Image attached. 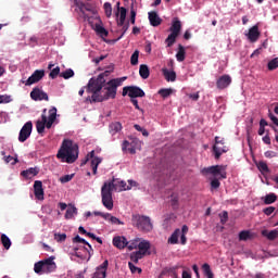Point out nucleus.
Returning <instances> with one entry per match:
<instances>
[{"label": "nucleus", "instance_id": "nucleus-1", "mask_svg": "<svg viewBox=\"0 0 278 278\" xmlns=\"http://www.w3.org/2000/svg\"><path fill=\"white\" fill-rule=\"evenodd\" d=\"M129 186L127 182L123 180L115 181H106L103 184L101 188V197H102V204L106 210H114V200L112 199V192L114 190H118V192H123V190H131L132 186H136V181L128 180Z\"/></svg>", "mask_w": 278, "mask_h": 278}, {"label": "nucleus", "instance_id": "nucleus-2", "mask_svg": "<svg viewBox=\"0 0 278 278\" xmlns=\"http://www.w3.org/2000/svg\"><path fill=\"white\" fill-rule=\"evenodd\" d=\"M56 157L67 164H74L79 157V146L74 143L73 140L64 139Z\"/></svg>", "mask_w": 278, "mask_h": 278}, {"label": "nucleus", "instance_id": "nucleus-3", "mask_svg": "<svg viewBox=\"0 0 278 278\" xmlns=\"http://www.w3.org/2000/svg\"><path fill=\"white\" fill-rule=\"evenodd\" d=\"M119 251H123V249H128V251H134V249H138V251H135L130 253V262L132 264H138L144 255H151L152 253H155V250H151V244H138V245H127V244H115Z\"/></svg>", "mask_w": 278, "mask_h": 278}, {"label": "nucleus", "instance_id": "nucleus-4", "mask_svg": "<svg viewBox=\"0 0 278 278\" xmlns=\"http://www.w3.org/2000/svg\"><path fill=\"white\" fill-rule=\"evenodd\" d=\"M47 117V109H43L41 114V121L38 119L36 122V129L37 134H45V127L47 129H51L53 127V123H55V119L58 118V109L55 106H52L48 112Z\"/></svg>", "mask_w": 278, "mask_h": 278}, {"label": "nucleus", "instance_id": "nucleus-5", "mask_svg": "<svg viewBox=\"0 0 278 278\" xmlns=\"http://www.w3.org/2000/svg\"><path fill=\"white\" fill-rule=\"evenodd\" d=\"M127 77L122 78H113L106 83V86L102 90H105L104 94H101L102 101H110V99H116V92H118V86H123V81H125Z\"/></svg>", "mask_w": 278, "mask_h": 278}, {"label": "nucleus", "instance_id": "nucleus-6", "mask_svg": "<svg viewBox=\"0 0 278 278\" xmlns=\"http://www.w3.org/2000/svg\"><path fill=\"white\" fill-rule=\"evenodd\" d=\"M55 256H50L42 261L35 263L34 271L36 275H49V273H54L58 265L54 263Z\"/></svg>", "mask_w": 278, "mask_h": 278}, {"label": "nucleus", "instance_id": "nucleus-7", "mask_svg": "<svg viewBox=\"0 0 278 278\" xmlns=\"http://www.w3.org/2000/svg\"><path fill=\"white\" fill-rule=\"evenodd\" d=\"M103 86H105V83L100 80L99 77L89 79L87 92H92L91 99L93 103H103V99H101V94L99 93L103 90Z\"/></svg>", "mask_w": 278, "mask_h": 278}, {"label": "nucleus", "instance_id": "nucleus-8", "mask_svg": "<svg viewBox=\"0 0 278 278\" xmlns=\"http://www.w3.org/2000/svg\"><path fill=\"white\" fill-rule=\"evenodd\" d=\"M90 251H92V245H70L67 248V253L71 255L72 260L78 257V260H90Z\"/></svg>", "mask_w": 278, "mask_h": 278}, {"label": "nucleus", "instance_id": "nucleus-9", "mask_svg": "<svg viewBox=\"0 0 278 278\" xmlns=\"http://www.w3.org/2000/svg\"><path fill=\"white\" fill-rule=\"evenodd\" d=\"M142 148V141L138 138H131L129 140H124L122 143L123 153H130V155H136V151H140Z\"/></svg>", "mask_w": 278, "mask_h": 278}, {"label": "nucleus", "instance_id": "nucleus-10", "mask_svg": "<svg viewBox=\"0 0 278 278\" xmlns=\"http://www.w3.org/2000/svg\"><path fill=\"white\" fill-rule=\"evenodd\" d=\"M202 175H213V177H219V179H227V165H213L204 167Z\"/></svg>", "mask_w": 278, "mask_h": 278}, {"label": "nucleus", "instance_id": "nucleus-11", "mask_svg": "<svg viewBox=\"0 0 278 278\" xmlns=\"http://www.w3.org/2000/svg\"><path fill=\"white\" fill-rule=\"evenodd\" d=\"M137 229L139 231H143L144 233H149V231H153V224L151 223V218L149 216H140L137 217Z\"/></svg>", "mask_w": 278, "mask_h": 278}, {"label": "nucleus", "instance_id": "nucleus-12", "mask_svg": "<svg viewBox=\"0 0 278 278\" xmlns=\"http://www.w3.org/2000/svg\"><path fill=\"white\" fill-rule=\"evenodd\" d=\"M123 97H130V99H138L142 98L146 96L144 90H142L140 87L138 86H126L123 88V92H122Z\"/></svg>", "mask_w": 278, "mask_h": 278}, {"label": "nucleus", "instance_id": "nucleus-13", "mask_svg": "<svg viewBox=\"0 0 278 278\" xmlns=\"http://www.w3.org/2000/svg\"><path fill=\"white\" fill-rule=\"evenodd\" d=\"M113 244H129V241L125 237H114ZM130 244H151V242L144 240L143 238L136 237L135 239L130 240Z\"/></svg>", "mask_w": 278, "mask_h": 278}, {"label": "nucleus", "instance_id": "nucleus-14", "mask_svg": "<svg viewBox=\"0 0 278 278\" xmlns=\"http://www.w3.org/2000/svg\"><path fill=\"white\" fill-rule=\"evenodd\" d=\"M213 151L215 153V160H220L223 153H227L229 149H227L225 141L220 139V137H215V146L213 147Z\"/></svg>", "mask_w": 278, "mask_h": 278}, {"label": "nucleus", "instance_id": "nucleus-15", "mask_svg": "<svg viewBox=\"0 0 278 278\" xmlns=\"http://www.w3.org/2000/svg\"><path fill=\"white\" fill-rule=\"evenodd\" d=\"M30 99L33 101H49V94L39 87H35L30 92Z\"/></svg>", "mask_w": 278, "mask_h": 278}, {"label": "nucleus", "instance_id": "nucleus-16", "mask_svg": "<svg viewBox=\"0 0 278 278\" xmlns=\"http://www.w3.org/2000/svg\"><path fill=\"white\" fill-rule=\"evenodd\" d=\"M34 125L31 124V122H27L22 129L20 130V135H18V141L20 142H25L27 140V138H29L31 136V129H33Z\"/></svg>", "mask_w": 278, "mask_h": 278}, {"label": "nucleus", "instance_id": "nucleus-17", "mask_svg": "<svg viewBox=\"0 0 278 278\" xmlns=\"http://www.w3.org/2000/svg\"><path fill=\"white\" fill-rule=\"evenodd\" d=\"M108 266H110V262L105 260L100 266L97 267L96 273L92 278H105L108 277Z\"/></svg>", "mask_w": 278, "mask_h": 278}, {"label": "nucleus", "instance_id": "nucleus-18", "mask_svg": "<svg viewBox=\"0 0 278 278\" xmlns=\"http://www.w3.org/2000/svg\"><path fill=\"white\" fill-rule=\"evenodd\" d=\"M42 77H45V70H36L26 80L25 86H33V84H38Z\"/></svg>", "mask_w": 278, "mask_h": 278}, {"label": "nucleus", "instance_id": "nucleus-19", "mask_svg": "<svg viewBox=\"0 0 278 278\" xmlns=\"http://www.w3.org/2000/svg\"><path fill=\"white\" fill-rule=\"evenodd\" d=\"M188 235V227L186 225L182 226L181 230L176 229L175 230V244H177L180 240L181 244H186Z\"/></svg>", "mask_w": 278, "mask_h": 278}, {"label": "nucleus", "instance_id": "nucleus-20", "mask_svg": "<svg viewBox=\"0 0 278 278\" xmlns=\"http://www.w3.org/2000/svg\"><path fill=\"white\" fill-rule=\"evenodd\" d=\"M245 36L250 40V42H257V40H260V36H262V33H260V26H252L249 29V33L245 34Z\"/></svg>", "mask_w": 278, "mask_h": 278}, {"label": "nucleus", "instance_id": "nucleus-21", "mask_svg": "<svg viewBox=\"0 0 278 278\" xmlns=\"http://www.w3.org/2000/svg\"><path fill=\"white\" fill-rule=\"evenodd\" d=\"M230 85H231V76L229 75H223L216 81V87L218 88V90H225V88H229Z\"/></svg>", "mask_w": 278, "mask_h": 278}, {"label": "nucleus", "instance_id": "nucleus-22", "mask_svg": "<svg viewBox=\"0 0 278 278\" xmlns=\"http://www.w3.org/2000/svg\"><path fill=\"white\" fill-rule=\"evenodd\" d=\"M87 157H91V168H92V173L93 175H97V170L99 168V164H101V159L100 157H94V151H91ZM88 161V159L81 163V166H84V164H86V162Z\"/></svg>", "mask_w": 278, "mask_h": 278}, {"label": "nucleus", "instance_id": "nucleus-23", "mask_svg": "<svg viewBox=\"0 0 278 278\" xmlns=\"http://www.w3.org/2000/svg\"><path fill=\"white\" fill-rule=\"evenodd\" d=\"M34 192L38 201H42V199H45V189H42V181L36 180L34 182Z\"/></svg>", "mask_w": 278, "mask_h": 278}, {"label": "nucleus", "instance_id": "nucleus-24", "mask_svg": "<svg viewBox=\"0 0 278 278\" xmlns=\"http://www.w3.org/2000/svg\"><path fill=\"white\" fill-rule=\"evenodd\" d=\"M150 25L152 27H160L162 25V18H160V15H157V12L152 11L148 13Z\"/></svg>", "mask_w": 278, "mask_h": 278}, {"label": "nucleus", "instance_id": "nucleus-25", "mask_svg": "<svg viewBox=\"0 0 278 278\" xmlns=\"http://www.w3.org/2000/svg\"><path fill=\"white\" fill-rule=\"evenodd\" d=\"M169 31L170 35L166 38L165 43L167 47H173V45H175V18L172 20Z\"/></svg>", "mask_w": 278, "mask_h": 278}, {"label": "nucleus", "instance_id": "nucleus-26", "mask_svg": "<svg viewBox=\"0 0 278 278\" xmlns=\"http://www.w3.org/2000/svg\"><path fill=\"white\" fill-rule=\"evenodd\" d=\"M38 173H40V169H38V167H30L26 170H23L21 175L22 177H25V179H31L33 177H36Z\"/></svg>", "mask_w": 278, "mask_h": 278}, {"label": "nucleus", "instance_id": "nucleus-27", "mask_svg": "<svg viewBox=\"0 0 278 278\" xmlns=\"http://www.w3.org/2000/svg\"><path fill=\"white\" fill-rule=\"evenodd\" d=\"M116 16H119L117 24L119 27H123V25H125V20L127 18V9H125V7L118 8Z\"/></svg>", "mask_w": 278, "mask_h": 278}, {"label": "nucleus", "instance_id": "nucleus-28", "mask_svg": "<svg viewBox=\"0 0 278 278\" xmlns=\"http://www.w3.org/2000/svg\"><path fill=\"white\" fill-rule=\"evenodd\" d=\"M123 129V124L121 122H113L109 126V131L112 136H115V134H118Z\"/></svg>", "mask_w": 278, "mask_h": 278}, {"label": "nucleus", "instance_id": "nucleus-29", "mask_svg": "<svg viewBox=\"0 0 278 278\" xmlns=\"http://www.w3.org/2000/svg\"><path fill=\"white\" fill-rule=\"evenodd\" d=\"M139 75L141 79H149V76L151 75V71L149 70V65L141 64L139 67Z\"/></svg>", "mask_w": 278, "mask_h": 278}, {"label": "nucleus", "instance_id": "nucleus-30", "mask_svg": "<svg viewBox=\"0 0 278 278\" xmlns=\"http://www.w3.org/2000/svg\"><path fill=\"white\" fill-rule=\"evenodd\" d=\"M157 94H160V97H162V99H168V97H173V94H175V89L162 88L157 91Z\"/></svg>", "mask_w": 278, "mask_h": 278}, {"label": "nucleus", "instance_id": "nucleus-31", "mask_svg": "<svg viewBox=\"0 0 278 278\" xmlns=\"http://www.w3.org/2000/svg\"><path fill=\"white\" fill-rule=\"evenodd\" d=\"M254 237H255V235L249 230H242L239 233V240H241L243 242H248V240H253Z\"/></svg>", "mask_w": 278, "mask_h": 278}, {"label": "nucleus", "instance_id": "nucleus-32", "mask_svg": "<svg viewBox=\"0 0 278 278\" xmlns=\"http://www.w3.org/2000/svg\"><path fill=\"white\" fill-rule=\"evenodd\" d=\"M176 60L177 62H184V60H186V48L181 43L178 45Z\"/></svg>", "mask_w": 278, "mask_h": 278}, {"label": "nucleus", "instance_id": "nucleus-33", "mask_svg": "<svg viewBox=\"0 0 278 278\" xmlns=\"http://www.w3.org/2000/svg\"><path fill=\"white\" fill-rule=\"evenodd\" d=\"M75 215H77V207L73 204H68L66 213H65V218L66 220H71Z\"/></svg>", "mask_w": 278, "mask_h": 278}, {"label": "nucleus", "instance_id": "nucleus-34", "mask_svg": "<svg viewBox=\"0 0 278 278\" xmlns=\"http://www.w3.org/2000/svg\"><path fill=\"white\" fill-rule=\"evenodd\" d=\"M262 236L266 238L267 240H275L278 237V230L274 229L271 231L268 230H262Z\"/></svg>", "mask_w": 278, "mask_h": 278}, {"label": "nucleus", "instance_id": "nucleus-35", "mask_svg": "<svg viewBox=\"0 0 278 278\" xmlns=\"http://www.w3.org/2000/svg\"><path fill=\"white\" fill-rule=\"evenodd\" d=\"M162 73H163L166 81H175V71H168V68L163 67Z\"/></svg>", "mask_w": 278, "mask_h": 278}, {"label": "nucleus", "instance_id": "nucleus-36", "mask_svg": "<svg viewBox=\"0 0 278 278\" xmlns=\"http://www.w3.org/2000/svg\"><path fill=\"white\" fill-rule=\"evenodd\" d=\"M275 201H277V194L269 193L265 195V199H264L265 205H271V203H275Z\"/></svg>", "mask_w": 278, "mask_h": 278}, {"label": "nucleus", "instance_id": "nucleus-37", "mask_svg": "<svg viewBox=\"0 0 278 278\" xmlns=\"http://www.w3.org/2000/svg\"><path fill=\"white\" fill-rule=\"evenodd\" d=\"M202 269H203L204 275L207 278H214V273H212V268L210 267V264H207V263L203 264Z\"/></svg>", "mask_w": 278, "mask_h": 278}, {"label": "nucleus", "instance_id": "nucleus-38", "mask_svg": "<svg viewBox=\"0 0 278 278\" xmlns=\"http://www.w3.org/2000/svg\"><path fill=\"white\" fill-rule=\"evenodd\" d=\"M173 218H175V214L173 213L164 216L163 227L165 229H168V227H170V222L173 220Z\"/></svg>", "mask_w": 278, "mask_h": 278}, {"label": "nucleus", "instance_id": "nucleus-39", "mask_svg": "<svg viewBox=\"0 0 278 278\" xmlns=\"http://www.w3.org/2000/svg\"><path fill=\"white\" fill-rule=\"evenodd\" d=\"M257 168L261 173H270V169L268 168V164L264 161H260L257 163Z\"/></svg>", "mask_w": 278, "mask_h": 278}, {"label": "nucleus", "instance_id": "nucleus-40", "mask_svg": "<svg viewBox=\"0 0 278 278\" xmlns=\"http://www.w3.org/2000/svg\"><path fill=\"white\" fill-rule=\"evenodd\" d=\"M60 77H63V79H71V77H75V72L72 68H68L61 73Z\"/></svg>", "mask_w": 278, "mask_h": 278}, {"label": "nucleus", "instance_id": "nucleus-41", "mask_svg": "<svg viewBox=\"0 0 278 278\" xmlns=\"http://www.w3.org/2000/svg\"><path fill=\"white\" fill-rule=\"evenodd\" d=\"M179 34H181V21L179 18H175V38H179Z\"/></svg>", "mask_w": 278, "mask_h": 278}, {"label": "nucleus", "instance_id": "nucleus-42", "mask_svg": "<svg viewBox=\"0 0 278 278\" xmlns=\"http://www.w3.org/2000/svg\"><path fill=\"white\" fill-rule=\"evenodd\" d=\"M267 68L268 71H276V68H278V58H275L271 61H269L267 64Z\"/></svg>", "mask_w": 278, "mask_h": 278}, {"label": "nucleus", "instance_id": "nucleus-43", "mask_svg": "<svg viewBox=\"0 0 278 278\" xmlns=\"http://www.w3.org/2000/svg\"><path fill=\"white\" fill-rule=\"evenodd\" d=\"M139 55H140V51H138V50H136V51L131 54V56H130V64H131L132 66H137Z\"/></svg>", "mask_w": 278, "mask_h": 278}, {"label": "nucleus", "instance_id": "nucleus-44", "mask_svg": "<svg viewBox=\"0 0 278 278\" xmlns=\"http://www.w3.org/2000/svg\"><path fill=\"white\" fill-rule=\"evenodd\" d=\"M220 188V180L218 178H214L211 180V190H218Z\"/></svg>", "mask_w": 278, "mask_h": 278}, {"label": "nucleus", "instance_id": "nucleus-45", "mask_svg": "<svg viewBox=\"0 0 278 278\" xmlns=\"http://www.w3.org/2000/svg\"><path fill=\"white\" fill-rule=\"evenodd\" d=\"M128 267H129L130 273H132V274L138 273V275H140L142 273V268L136 267V265H134L131 262L128 263Z\"/></svg>", "mask_w": 278, "mask_h": 278}, {"label": "nucleus", "instance_id": "nucleus-46", "mask_svg": "<svg viewBox=\"0 0 278 278\" xmlns=\"http://www.w3.org/2000/svg\"><path fill=\"white\" fill-rule=\"evenodd\" d=\"M219 218H220L222 225H225L227 220H229V213L227 211L219 213Z\"/></svg>", "mask_w": 278, "mask_h": 278}, {"label": "nucleus", "instance_id": "nucleus-47", "mask_svg": "<svg viewBox=\"0 0 278 278\" xmlns=\"http://www.w3.org/2000/svg\"><path fill=\"white\" fill-rule=\"evenodd\" d=\"M73 177H75V174H71V175H65L62 176L59 181H61V184H68V181L73 180Z\"/></svg>", "mask_w": 278, "mask_h": 278}, {"label": "nucleus", "instance_id": "nucleus-48", "mask_svg": "<svg viewBox=\"0 0 278 278\" xmlns=\"http://www.w3.org/2000/svg\"><path fill=\"white\" fill-rule=\"evenodd\" d=\"M104 12H105L108 18H110V16H112V3H110V2L104 3Z\"/></svg>", "mask_w": 278, "mask_h": 278}, {"label": "nucleus", "instance_id": "nucleus-49", "mask_svg": "<svg viewBox=\"0 0 278 278\" xmlns=\"http://www.w3.org/2000/svg\"><path fill=\"white\" fill-rule=\"evenodd\" d=\"M58 75H60V66H56L53 70H51L49 77L50 79H55Z\"/></svg>", "mask_w": 278, "mask_h": 278}, {"label": "nucleus", "instance_id": "nucleus-50", "mask_svg": "<svg viewBox=\"0 0 278 278\" xmlns=\"http://www.w3.org/2000/svg\"><path fill=\"white\" fill-rule=\"evenodd\" d=\"M96 31H97V34H100V36H104V38H106V36H108V31L101 25L96 26Z\"/></svg>", "mask_w": 278, "mask_h": 278}, {"label": "nucleus", "instance_id": "nucleus-51", "mask_svg": "<svg viewBox=\"0 0 278 278\" xmlns=\"http://www.w3.org/2000/svg\"><path fill=\"white\" fill-rule=\"evenodd\" d=\"M73 242H74V244H77V243L90 244L88 241H86V239L79 237V235H77L75 238H73Z\"/></svg>", "mask_w": 278, "mask_h": 278}, {"label": "nucleus", "instance_id": "nucleus-52", "mask_svg": "<svg viewBox=\"0 0 278 278\" xmlns=\"http://www.w3.org/2000/svg\"><path fill=\"white\" fill-rule=\"evenodd\" d=\"M88 238H91V240H96L98 244H103V240L100 237H97V235L89 232L87 233Z\"/></svg>", "mask_w": 278, "mask_h": 278}, {"label": "nucleus", "instance_id": "nucleus-53", "mask_svg": "<svg viewBox=\"0 0 278 278\" xmlns=\"http://www.w3.org/2000/svg\"><path fill=\"white\" fill-rule=\"evenodd\" d=\"M54 240L56 242H64L66 240V233H55L54 235Z\"/></svg>", "mask_w": 278, "mask_h": 278}, {"label": "nucleus", "instance_id": "nucleus-54", "mask_svg": "<svg viewBox=\"0 0 278 278\" xmlns=\"http://www.w3.org/2000/svg\"><path fill=\"white\" fill-rule=\"evenodd\" d=\"M111 73H112V70L111 71H105V72L101 73L98 76V78L105 84V77H110Z\"/></svg>", "mask_w": 278, "mask_h": 278}, {"label": "nucleus", "instance_id": "nucleus-55", "mask_svg": "<svg viewBox=\"0 0 278 278\" xmlns=\"http://www.w3.org/2000/svg\"><path fill=\"white\" fill-rule=\"evenodd\" d=\"M275 206L265 207L263 210V214H265V216H270L275 212Z\"/></svg>", "mask_w": 278, "mask_h": 278}, {"label": "nucleus", "instance_id": "nucleus-56", "mask_svg": "<svg viewBox=\"0 0 278 278\" xmlns=\"http://www.w3.org/2000/svg\"><path fill=\"white\" fill-rule=\"evenodd\" d=\"M109 223H111V225H123V222H121V219H118V217H115L112 215H111Z\"/></svg>", "mask_w": 278, "mask_h": 278}, {"label": "nucleus", "instance_id": "nucleus-57", "mask_svg": "<svg viewBox=\"0 0 278 278\" xmlns=\"http://www.w3.org/2000/svg\"><path fill=\"white\" fill-rule=\"evenodd\" d=\"M1 242L2 244H12V241L10 240L9 237L5 236V233L1 235Z\"/></svg>", "mask_w": 278, "mask_h": 278}, {"label": "nucleus", "instance_id": "nucleus-58", "mask_svg": "<svg viewBox=\"0 0 278 278\" xmlns=\"http://www.w3.org/2000/svg\"><path fill=\"white\" fill-rule=\"evenodd\" d=\"M130 102L132 103V105L136 108V110H139V112H144V110H142L140 108V105L138 104V101L136 100V98L130 99Z\"/></svg>", "mask_w": 278, "mask_h": 278}, {"label": "nucleus", "instance_id": "nucleus-59", "mask_svg": "<svg viewBox=\"0 0 278 278\" xmlns=\"http://www.w3.org/2000/svg\"><path fill=\"white\" fill-rule=\"evenodd\" d=\"M268 116H269L270 121L274 123V125H276L278 127V118H277V116H275V114L270 113V111L268 113Z\"/></svg>", "mask_w": 278, "mask_h": 278}, {"label": "nucleus", "instance_id": "nucleus-60", "mask_svg": "<svg viewBox=\"0 0 278 278\" xmlns=\"http://www.w3.org/2000/svg\"><path fill=\"white\" fill-rule=\"evenodd\" d=\"M5 161H7L8 164H10V162H11V164H13V165H14V164H18V159H14L13 156H10V155L7 156V160H5Z\"/></svg>", "mask_w": 278, "mask_h": 278}, {"label": "nucleus", "instance_id": "nucleus-61", "mask_svg": "<svg viewBox=\"0 0 278 278\" xmlns=\"http://www.w3.org/2000/svg\"><path fill=\"white\" fill-rule=\"evenodd\" d=\"M130 23L136 25V12L134 10L130 11Z\"/></svg>", "mask_w": 278, "mask_h": 278}, {"label": "nucleus", "instance_id": "nucleus-62", "mask_svg": "<svg viewBox=\"0 0 278 278\" xmlns=\"http://www.w3.org/2000/svg\"><path fill=\"white\" fill-rule=\"evenodd\" d=\"M199 92L189 94V99H191L192 101H199Z\"/></svg>", "mask_w": 278, "mask_h": 278}, {"label": "nucleus", "instance_id": "nucleus-63", "mask_svg": "<svg viewBox=\"0 0 278 278\" xmlns=\"http://www.w3.org/2000/svg\"><path fill=\"white\" fill-rule=\"evenodd\" d=\"M182 278H192V274H190V271H188V270H184Z\"/></svg>", "mask_w": 278, "mask_h": 278}, {"label": "nucleus", "instance_id": "nucleus-64", "mask_svg": "<svg viewBox=\"0 0 278 278\" xmlns=\"http://www.w3.org/2000/svg\"><path fill=\"white\" fill-rule=\"evenodd\" d=\"M84 275H86V269L84 271H79L75 275V278H85Z\"/></svg>", "mask_w": 278, "mask_h": 278}]
</instances>
